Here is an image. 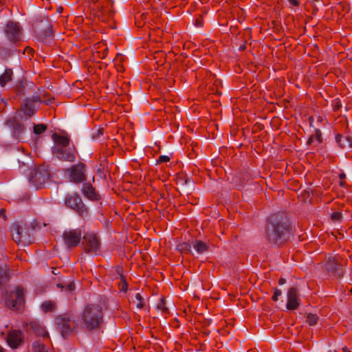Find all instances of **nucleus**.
Here are the masks:
<instances>
[{
    "instance_id": "1",
    "label": "nucleus",
    "mask_w": 352,
    "mask_h": 352,
    "mask_svg": "<svg viewBox=\"0 0 352 352\" xmlns=\"http://www.w3.org/2000/svg\"><path fill=\"white\" fill-rule=\"evenodd\" d=\"M289 232L290 226L285 221L279 219L277 217L268 220L265 235L270 240L275 243H282L289 238Z\"/></svg>"
},
{
    "instance_id": "2",
    "label": "nucleus",
    "mask_w": 352,
    "mask_h": 352,
    "mask_svg": "<svg viewBox=\"0 0 352 352\" xmlns=\"http://www.w3.org/2000/svg\"><path fill=\"white\" fill-rule=\"evenodd\" d=\"M80 319L83 328L89 331L98 329L103 319L102 307L96 304L87 305L81 314Z\"/></svg>"
},
{
    "instance_id": "3",
    "label": "nucleus",
    "mask_w": 352,
    "mask_h": 352,
    "mask_svg": "<svg viewBox=\"0 0 352 352\" xmlns=\"http://www.w3.org/2000/svg\"><path fill=\"white\" fill-rule=\"evenodd\" d=\"M34 232V228L26 224L16 223L11 226L12 237L16 243H31Z\"/></svg>"
},
{
    "instance_id": "4",
    "label": "nucleus",
    "mask_w": 352,
    "mask_h": 352,
    "mask_svg": "<svg viewBox=\"0 0 352 352\" xmlns=\"http://www.w3.org/2000/svg\"><path fill=\"white\" fill-rule=\"evenodd\" d=\"M24 302V289L22 287H14L6 291L2 302L9 309L17 310Z\"/></svg>"
},
{
    "instance_id": "5",
    "label": "nucleus",
    "mask_w": 352,
    "mask_h": 352,
    "mask_svg": "<svg viewBox=\"0 0 352 352\" xmlns=\"http://www.w3.org/2000/svg\"><path fill=\"white\" fill-rule=\"evenodd\" d=\"M56 325L63 336L69 333L76 326L75 321L72 316L69 314L59 316L56 318Z\"/></svg>"
},
{
    "instance_id": "6",
    "label": "nucleus",
    "mask_w": 352,
    "mask_h": 352,
    "mask_svg": "<svg viewBox=\"0 0 352 352\" xmlns=\"http://www.w3.org/2000/svg\"><path fill=\"white\" fill-rule=\"evenodd\" d=\"M50 173L45 166H39L31 173L30 182L36 188H41L48 180Z\"/></svg>"
},
{
    "instance_id": "7",
    "label": "nucleus",
    "mask_w": 352,
    "mask_h": 352,
    "mask_svg": "<svg viewBox=\"0 0 352 352\" xmlns=\"http://www.w3.org/2000/svg\"><path fill=\"white\" fill-rule=\"evenodd\" d=\"M63 238L67 248L75 247L78 245L82 238V231L80 229L65 230Z\"/></svg>"
},
{
    "instance_id": "8",
    "label": "nucleus",
    "mask_w": 352,
    "mask_h": 352,
    "mask_svg": "<svg viewBox=\"0 0 352 352\" xmlns=\"http://www.w3.org/2000/svg\"><path fill=\"white\" fill-rule=\"evenodd\" d=\"M52 153L58 160L63 161L74 162L76 160V151L74 145L66 148H53Z\"/></svg>"
},
{
    "instance_id": "9",
    "label": "nucleus",
    "mask_w": 352,
    "mask_h": 352,
    "mask_svg": "<svg viewBox=\"0 0 352 352\" xmlns=\"http://www.w3.org/2000/svg\"><path fill=\"white\" fill-rule=\"evenodd\" d=\"M65 204L80 215H84L87 212L81 198L78 195L68 196L65 199Z\"/></svg>"
},
{
    "instance_id": "10",
    "label": "nucleus",
    "mask_w": 352,
    "mask_h": 352,
    "mask_svg": "<svg viewBox=\"0 0 352 352\" xmlns=\"http://www.w3.org/2000/svg\"><path fill=\"white\" fill-rule=\"evenodd\" d=\"M5 32L7 38L12 42H16L21 38V30L17 23L8 22L5 28Z\"/></svg>"
},
{
    "instance_id": "11",
    "label": "nucleus",
    "mask_w": 352,
    "mask_h": 352,
    "mask_svg": "<svg viewBox=\"0 0 352 352\" xmlns=\"http://www.w3.org/2000/svg\"><path fill=\"white\" fill-rule=\"evenodd\" d=\"M67 173L76 183H80L85 179V166L83 164L74 166L67 170Z\"/></svg>"
},
{
    "instance_id": "12",
    "label": "nucleus",
    "mask_w": 352,
    "mask_h": 352,
    "mask_svg": "<svg viewBox=\"0 0 352 352\" xmlns=\"http://www.w3.org/2000/svg\"><path fill=\"white\" fill-rule=\"evenodd\" d=\"M40 102L41 101L38 96H34L31 99H27L22 107L24 115L29 118L32 117L36 113Z\"/></svg>"
},
{
    "instance_id": "13",
    "label": "nucleus",
    "mask_w": 352,
    "mask_h": 352,
    "mask_svg": "<svg viewBox=\"0 0 352 352\" xmlns=\"http://www.w3.org/2000/svg\"><path fill=\"white\" fill-rule=\"evenodd\" d=\"M84 239L85 249L89 252L97 253L100 249V242L97 236L94 234H87L84 236Z\"/></svg>"
},
{
    "instance_id": "14",
    "label": "nucleus",
    "mask_w": 352,
    "mask_h": 352,
    "mask_svg": "<svg viewBox=\"0 0 352 352\" xmlns=\"http://www.w3.org/2000/svg\"><path fill=\"white\" fill-rule=\"evenodd\" d=\"M6 340L10 347L13 349L16 348L22 342L21 332L17 330H12L9 332Z\"/></svg>"
},
{
    "instance_id": "15",
    "label": "nucleus",
    "mask_w": 352,
    "mask_h": 352,
    "mask_svg": "<svg viewBox=\"0 0 352 352\" xmlns=\"http://www.w3.org/2000/svg\"><path fill=\"white\" fill-rule=\"evenodd\" d=\"M300 304V299L298 296L296 289L291 288L287 292V308L288 309H295Z\"/></svg>"
},
{
    "instance_id": "16",
    "label": "nucleus",
    "mask_w": 352,
    "mask_h": 352,
    "mask_svg": "<svg viewBox=\"0 0 352 352\" xmlns=\"http://www.w3.org/2000/svg\"><path fill=\"white\" fill-rule=\"evenodd\" d=\"M96 3L104 16L106 14L108 16L111 15V8L113 4V1L112 0H96Z\"/></svg>"
},
{
    "instance_id": "17",
    "label": "nucleus",
    "mask_w": 352,
    "mask_h": 352,
    "mask_svg": "<svg viewBox=\"0 0 352 352\" xmlns=\"http://www.w3.org/2000/svg\"><path fill=\"white\" fill-rule=\"evenodd\" d=\"M82 191L85 195L91 200H98L99 199V195L90 184H84L82 186Z\"/></svg>"
},
{
    "instance_id": "18",
    "label": "nucleus",
    "mask_w": 352,
    "mask_h": 352,
    "mask_svg": "<svg viewBox=\"0 0 352 352\" xmlns=\"http://www.w3.org/2000/svg\"><path fill=\"white\" fill-rule=\"evenodd\" d=\"M53 140L56 144V146L53 148H66L69 146V140L67 137L55 134L53 135Z\"/></svg>"
},
{
    "instance_id": "19",
    "label": "nucleus",
    "mask_w": 352,
    "mask_h": 352,
    "mask_svg": "<svg viewBox=\"0 0 352 352\" xmlns=\"http://www.w3.org/2000/svg\"><path fill=\"white\" fill-rule=\"evenodd\" d=\"M28 329L32 330L37 336L44 337L46 335L44 327L36 320H32L28 324Z\"/></svg>"
},
{
    "instance_id": "20",
    "label": "nucleus",
    "mask_w": 352,
    "mask_h": 352,
    "mask_svg": "<svg viewBox=\"0 0 352 352\" xmlns=\"http://www.w3.org/2000/svg\"><path fill=\"white\" fill-rule=\"evenodd\" d=\"M7 125L14 129L15 135L19 138V135L23 131V126L18 122L15 117L10 118L7 120Z\"/></svg>"
},
{
    "instance_id": "21",
    "label": "nucleus",
    "mask_w": 352,
    "mask_h": 352,
    "mask_svg": "<svg viewBox=\"0 0 352 352\" xmlns=\"http://www.w3.org/2000/svg\"><path fill=\"white\" fill-rule=\"evenodd\" d=\"M341 265L338 263L337 258H329L326 263L327 270L331 272H337L340 270Z\"/></svg>"
},
{
    "instance_id": "22",
    "label": "nucleus",
    "mask_w": 352,
    "mask_h": 352,
    "mask_svg": "<svg viewBox=\"0 0 352 352\" xmlns=\"http://www.w3.org/2000/svg\"><path fill=\"white\" fill-rule=\"evenodd\" d=\"M336 140L342 148H351L352 146V138L348 135H338L336 136Z\"/></svg>"
},
{
    "instance_id": "23",
    "label": "nucleus",
    "mask_w": 352,
    "mask_h": 352,
    "mask_svg": "<svg viewBox=\"0 0 352 352\" xmlns=\"http://www.w3.org/2000/svg\"><path fill=\"white\" fill-rule=\"evenodd\" d=\"M192 245L197 254H204L208 250V244L200 240L193 241Z\"/></svg>"
},
{
    "instance_id": "24",
    "label": "nucleus",
    "mask_w": 352,
    "mask_h": 352,
    "mask_svg": "<svg viewBox=\"0 0 352 352\" xmlns=\"http://www.w3.org/2000/svg\"><path fill=\"white\" fill-rule=\"evenodd\" d=\"M8 269L5 262H0V286L8 279Z\"/></svg>"
},
{
    "instance_id": "25",
    "label": "nucleus",
    "mask_w": 352,
    "mask_h": 352,
    "mask_svg": "<svg viewBox=\"0 0 352 352\" xmlns=\"http://www.w3.org/2000/svg\"><path fill=\"white\" fill-rule=\"evenodd\" d=\"M53 28L52 25H47L45 32L41 34V40L45 43H50L53 39Z\"/></svg>"
},
{
    "instance_id": "26",
    "label": "nucleus",
    "mask_w": 352,
    "mask_h": 352,
    "mask_svg": "<svg viewBox=\"0 0 352 352\" xmlns=\"http://www.w3.org/2000/svg\"><path fill=\"white\" fill-rule=\"evenodd\" d=\"M12 76V71L10 69L5 70L4 73L0 76V85L1 87L6 85V84L11 80Z\"/></svg>"
},
{
    "instance_id": "27",
    "label": "nucleus",
    "mask_w": 352,
    "mask_h": 352,
    "mask_svg": "<svg viewBox=\"0 0 352 352\" xmlns=\"http://www.w3.org/2000/svg\"><path fill=\"white\" fill-rule=\"evenodd\" d=\"M30 352H48V350L40 341H36L32 343Z\"/></svg>"
},
{
    "instance_id": "28",
    "label": "nucleus",
    "mask_w": 352,
    "mask_h": 352,
    "mask_svg": "<svg viewBox=\"0 0 352 352\" xmlns=\"http://www.w3.org/2000/svg\"><path fill=\"white\" fill-rule=\"evenodd\" d=\"M131 302L139 309H142L144 305V299L142 297L140 293H136L135 294V298Z\"/></svg>"
},
{
    "instance_id": "29",
    "label": "nucleus",
    "mask_w": 352,
    "mask_h": 352,
    "mask_svg": "<svg viewBox=\"0 0 352 352\" xmlns=\"http://www.w3.org/2000/svg\"><path fill=\"white\" fill-rule=\"evenodd\" d=\"M191 245L188 243H182L177 245V249L182 253H190Z\"/></svg>"
},
{
    "instance_id": "30",
    "label": "nucleus",
    "mask_w": 352,
    "mask_h": 352,
    "mask_svg": "<svg viewBox=\"0 0 352 352\" xmlns=\"http://www.w3.org/2000/svg\"><path fill=\"white\" fill-rule=\"evenodd\" d=\"M42 309L45 312L53 311L55 308V303L53 301H45L42 304Z\"/></svg>"
},
{
    "instance_id": "31",
    "label": "nucleus",
    "mask_w": 352,
    "mask_h": 352,
    "mask_svg": "<svg viewBox=\"0 0 352 352\" xmlns=\"http://www.w3.org/2000/svg\"><path fill=\"white\" fill-rule=\"evenodd\" d=\"M46 129L47 126L44 124H38L34 126V133L36 135L41 134Z\"/></svg>"
},
{
    "instance_id": "32",
    "label": "nucleus",
    "mask_w": 352,
    "mask_h": 352,
    "mask_svg": "<svg viewBox=\"0 0 352 352\" xmlns=\"http://www.w3.org/2000/svg\"><path fill=\"white\" fill-rule=\"evenodd\" d=\"M157 309L164 314L168 312V308L166 307L165 301L164 299H160L157 305Z\"/></svg>"
},
{
    "instance_id": "33",
    "label": "nucleus",
    "mask_w": 352,
    "mask_h": 352,
    "mask_svg": "<svg viewBox=\"0 0 352 352\" xmlns=\"http://www.w3.org/2000/svg\"><path fill=\"white\" fill-rule=\"evenodd\" d=\"M318 319V318L316 315L310 314L307 316V322L309 325H314L316 324Z\"/></svg>"
},
{
    "instance_id": "34",
    "label": "nucleus",
    "mask_w": 352,
    "mask_h": 352,
    "mask_svg": "<svg viewBox=\"0 0 352 352\" xmlns=\"http://www.w3.org/2000/svg\"><path fill=\"white\" fill-rule=\"evenodd\" d=\"M342 219V215L340 212H338V211L334 212L331 214V219H332V221H333L335 222H341Z\"/></svg>"
},
{
    "instance_id": "35",
    "label": "nucleus",
    "mask_w": 352,
    "mask_h": 352,
    "mask_svg": "<svg viewBox=\"0 0 352 352\" xmlns=\"http://www.w3.org/2000/svg\"><path fill=\"white\" fill-rule=\"evenodd\" d=\"M170 160V157L168 155H161L157 160L158 162H166Z\"/></svg>"
},
{
    "instance_id": "36",
    "label": "nucleus",
    "mask_w": 352,
    "mask_h": 352,
    "mask_svg": "<svg viewBox=\"0 0 352 352\" xmlns=\"http://www.w3.org/2000/svg\"><path fill=\"white\" fill-rule=\"evenodd\" d=\"M281 295V291L280 289H276L274 291V295H273V300L274 301H276L278 298V296H280Z\"/></svg>"
},
{
    "instance_id": "37",
    "label": "nucleus",
    "mask_w": 352,
    "mask_h": 352,
    "mask_svg": "<svg viewBox=\"0 0 352 352\" xmlns=\"http://www.w3.org/2000/svg\"><path fill=\"white\" fill-rule=\"evenodd\" d=\"M75 289V285L73 283H69L66 285L65 289L68 292H71Z\"/></svg>"
},
{
    "instance_id": "38",
    "label": "nucleus",
    "mask_w": 352,
    "mask_h": 352,
    "mask_svg": "<svg viewBox=\"0 0 352 352\" xmlns=\"http://www.w3.org/2000/svg\"><path fill=\"white\" fill-rule=\"evenodd\" d=\"M294 6H298L299 3L297 0H287Z\"/></svg>"
},
{
    "instance_id": "39",
    "label": "nucleus",
    "mask_w": 352,
    "mask_h": 352,
    "mask_svg": "<svg viewBox=\"0 0 352 352\" xmlns=\"http://www.w3.org/2000/svg\"><path fill=\"white\" fill-rule=\"evenodd\" d=\"M32 50L31 48H30V47H26V48H25V50L24 53L27 52L28 54H29V53H31V52H32Z\"/></svg>"
},
{
    "instance_id": "40",
    "label": "nucleus",
    "mask_w": 352,
    "mask_h": 352,
    "mask_svg": "<svg viewBox=\"0 0 352 352\" xmlns=\"http://www.w3.org/2000/svg\"><path fill=\"white\" fill-rule=\"evenodd\" d=\"M339 177H340V179H343L345 178V175L344 173H342L340 175Z\"/></svg>"
},
{
    "instance_id": "41",
    "label": "nucleus",
    "mask_w": 352,
    "mask_h": 352,
    "mask_svg": "<svg viewBox=\"0 0 352 352\" xmlns=\"http://www.w3.org/2000/svg\"><path fill=\"white\" fill-rule=\"evenodd\" d=\"M279 283L280 285H283L285 283V280L283 278L280 279Z\"/></svg>"
},
{
    "instance_id": "42",
    "label": "nucleus",
    "mask_w": 352,
    "mask_h": 352,
    "mask_svg": "<svg viewBox=\"0 0 352 352\" xmlns=\"http://www.w3.org/2000/svg\"><path fill=\"white\" fill-rule=\"evenodd\" d=\"M57 287L60 288H63V285L60 283L57 284Z\"/></svg>"
},
{
    "instance_id": "43",
    "label": "nucleus",
    "mask_w": 352,
    "mask_h": 352,
    "mask_svg": "<svg viewBox=\"0 0 352 352\" xmlns=\"http://www.w3.org/2000/svg\"><path fill=\"white\" fill-rule=\"evenodd\" d=\"M52 272H53V274H57V273H56V269H54V270L52 271Z\"/></svg>"
},
{
    "instance_id": "44",
    "label": "nucleus",
    "mask_w": 352,
    "mask_h": 352,
    "mask_svg": "<svg viewBox=\"0 0 352 352\" xmlns=\"http://www.w3.org/2000/svg\"><path fill=\"white\" fill-rule=\"evenodd\" d=\"M3 212H4V210L3 209L0 210V213L3 214Z\"/></svg>"
},
{
    "instance_id": "45",
    "label": "nucleus",
    "mask_w": 352,
    "mask_h": 352,
    "mask_svg": "<svg viewBox=\"0 0 352 352\" xmlns=\"http://www.w3.org/2000/svg\"><path fill=\"white\" fill-rule=\"evenodd\" d=\"M329 352H337L336 350H330Z\"/></svg>"
},
{
    "instance_id": "46",
    "label": "nucleus",
    "mask_w": 352,
    "mask_h": 352,
    "mask_svg": "<svg viewBox=\"0 0 352 352\" xmlns=\"http://www.w3.org/2000/svg\"><path fill=\"white\" fill-rule=\"evenodd\" d=\"M344 350L345 351V352H349V351L346 349H344Z\"/></svg>"
},
{
    "instance_id": "47",
    "label": "nucleus",
    "mask_w": 352,
    "mask_h": 352,
    "mask_svg": "<svg viewBox=\"0 0 352 352\" xmlns=\"http://www.w3.org/2000/svg\"><path fill=\"white\" fill-rule=\"evenodd\" d=\"M0 352H3V349L0 346Z\"/></svg>"
},
{
    "instance_id": "48",
    "label": "nucleus",
    "mask_w": 352,
    "mask_h": 352,
    "mask_svg": "<svg viewBox=\"0 0 352 352\" xmlns=\"http://www.w3.org/2000/svg\"><path fill=\"white\" fill-rule=\"evenodd\" d=\"M50 102H51V100H50L49 101H47V104H50Z\"/></svg>"
},
{
    "instance_id": "49",
    "label": "nucleus",
    "mask_w": 352,
    "mask_h": 352,
    "mask_svg": "<svg viewBox=\"0 0 352 352\" xmlns=\"http://www.w3.org/2000/svg\"><path fill=\"white\" fill-rule=\"evenodd\" d=\"M340 185H341V186H343V183H342V182H340Z\"/></svg>"
}]
</instances>
